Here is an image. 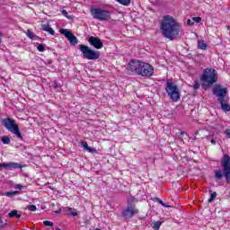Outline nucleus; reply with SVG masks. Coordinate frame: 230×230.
<instances>
[{
  "label": "nucleus",
  "instance_id": "nucleus-1",
  "mask_svg": "<svg viewBox=\"0 0 230 230\" xmlns=\"http://www.w3.org/2000/svg\"><path fill=\"white\" fill-rule=\"evenodd\" d=\"M160 28L164 37L169 40H173L181 33V25L171 15L164 16Z\"/></svg>",
  "mask_w": 230,
  "mask_h": 230
},
{
  "label": "nucleus",
  "instance_id": "nucleus-2",
  "mask_svg": "<svg viewBox=\"0 0 230 230\" xmlns=\"http://www.w3.org/2000/svg\"><path fill=\"white\" fill-rule=\"evenodd\" d=\"M130 71L140 76H154V66L148 63L133 59L128 64Z\"/></svg>",
  "mask_w": 230,
  "mask_h": 230
},
{
  "label": "nucleus",
  "instance_id": "nucleus-3",
  "mask_svg": "<svg viewBox=\"0 0 230 230\" xmlns=\"http://www.w3.org/2000/svg\"><path fill=\"white\" fill-rule=\"evenodd\" d=\"M221 167L223 171L215 170V179L216 181L222 180L225 177L227 184H230V157L227 155H224L221 159Z\"/></svg>",
  "mask_w": 230,
  "mask_h": 230
},
{
  "label": "nucleus",
  "instance_id": "nucleus-4",
  "mask_svg": "<svg viewBox=\"0 0 230 230\" xmlns=\"http://www.w3.org/2000/svg\"><path fill=\"white\" fill-rule=\"evenodd\" d=\"M218 81V73L214 68H206L201 75V82L208 86L217 84Z\"/></svg>",
  "mask_w": 230,
  "mask_h": 230
},
{
  "label": "nucleus",
  "instance_id": "nucleus-5",
  "mask_svg": "<svg viewBox=\"0 0 230 230\" xmlns=\"http://www.w3.org/2000/svg\"><path fill=\"white\" fill-rule=\"evenodd\" d=\"M90 13L92 17L97 21H109L111 15H112L111 11L96 7L92 8Z\"/></svg>",
  "mask_w": 230,
  "mask_h": 230
},
{
  "label": "nucleus",
  "instance_id": "nucleus-6",
  "mask_svg": "<svg viewBox=\"0 0 230 230\" xmlns=\"http://www.w3.org/2000/svg\"><path fill=\"white\" fill-rule=\"evenodd\" d=\"M4 127H5L9 132L14 134L19 139H22V134H21V130L19 129V125L15 123V120L11 118H6L2 120Z\"/></svg>",
  "mask_w": 230,
  "mask_h": 230
},
{
  "label": "nucleus",
  "instance_id": "nucleus-7",
  "mask_svg": "<svg viewBox=\"0 0 230 230\" xmlns=\"http://www.w3.org/2000/svg\"><path fill=\"white\" fill-rule=\"evenodd\" d=\"M79 49L86 60H98L100 58V51L91 49L85 45H79Z\"/></svg>",
  "mask_w": 230,
  "mask_h": 230
},
{
  "label": "nucleus",
  "instance_id": "nucleus-8",
  "mask_svg": "<svg viewBox=\"0 0 230 230\" xmlns=\"http://www.w3.org/2000/svg\"><path fill=\"white\" fill-rule=\"evenodd\" d=\"M165 91L172 102H177L178 100H181V93H179V88L177 87V84H175V83L172 81H167Z\"/></svg>",
  "mask_w": 230,
  "mask_h": 230
},
{
  "label": "nucleus",
  "instance_id": "nucleus-9",
  "mask_svg": "<svg viewBox=\"0 0 230 230\" xmlns=\"http://www.w3.org/2000/svg\"><path fill=\"white\" fill-rule=\"evenodd\" d=\"M227 94V88L223 87L220 84H217L213 88V95L217 97L219 103H222V101L225 100Z\"/></svg>",
  "mask_w": 230,
  "mask_h": 230
},
{
  "label": "nucleus",
  "instance_id": "nucleus-10",
  "mask_svg": "<svg viewBox=\"0 0 230 230\" xmlns=\"http://www.w3.org/2000/svg\"><path fill=\"white\" fill-rule=\"evenodd\" d=\"M59 32L61 33V35H64L66 39H67L71 46H76V44H78V39L76 38V36H75L67 29H60Z\"/></svg>",
  "mask_w": 230,
  "mask_h": 230
},
{
  "label": "nucleus",
  "instance_id": "nucleus-11",
  "mask_svg": "<svg viewBox=\"0 0 230 230\" xmlns=\"http://www.w3.org/2000/svg\"><path fill=\"white\" fill-rule=\"evenodd\" d=\"M88 42L89 44H91V46L95 48V49H102V48H103V42L102 41V40H100V38L91 36L88 39Z\"/></svg>",
  "mask_w": 230,
  "mask_h": 230
},
{
  "label": "nucleus",
  "instance_id": "nucleus-12",
  "mask_svg": "<svg viewBox=\"0 0 230 230\" xmlns=\"http://www.w3.org/2000/svg\"><path fill=\"white\" fill-rule=\"evenodd\" d=\"M134 215H137V209L133 206H128L122 211V216L124 218H132Z\"/></svg>",
  "mask_w": 230,
  "mask_h": 230
},
{
  "label": "nucleus",
  "instance_id": "nucleus-13",
  "mask_svg": "<svg viewBox=\"0 0 230 230\" xmlns=\"http://www.w3.org/2000/svg\"><path fill=\"white\" fill-rule=\"evenodd\" d=\"M0 168H9V170H19L22 168V165L15 162L2 163L0 164Z\"/></svg>",
  "mask_w": 230,
  "mask_h": 230
},
{
  "label": "nucleus",
  "instance_id": "nucleus-14",
  "mask_svg": "<svg viewBox=\"0 0 230 230\" xmlns=\"http://www.w3.org/2000/svg\"><path fill=\"white\" fill-rule=\"evenodd\" d=\"M64 215L71 216V217H78V212H76V209L66 207L62 209Z\"/></svg>",
  "mask_w": 230,
  "mask_h": 230
},
{
  "label": "nucleus",
  "instance_id": "nucleus-15",
  "mask_svg": "<svg viewBox=\"0 0 230 230\" xmlns=\"http://www.w3.org/2000/svg\"><path fill=\"white\" fill-rule=\"evenodd\" d=\"M221 105V109L225 111V112H229L230 111V105L224 102V100L222 101V102H219Z\"/></svg>",
  "mask_w": 230,
  "mask_h": 230
},
{
  "label": "nucleus",
  "instance_id": "nucleus-16",
  "mask_svg": "<svg viewBox=\"0 0 230 230\" xmlns=\"http://www.w3.org/2000/svg\"><path fill=\"white\" fill-rule=\"evenodd\" d=\"M198 48L199 49H208V45L206 44V42L204 40H199L198 41Z\"/></svg>",
  "mask_w": 230,
  "mask_h": 230
},
{
  "label": "nucleus",
  "instance_id": "nucleus-17",
  "mask_svg": "<svg viewBox=\"0 0 230 230\" xmlns=\"http://www.w3.org/2000/svg\"><path fill=\"white\" fill-rule=\"evenodd\" d=\"M161 226H163V222L161 221H155L152 224V227L155 230H159L161 228Z\"/></svg>",
  "mask_w": 230,
  "mask_h": 230
},
{
  "label": "nucleus",
  "instance_id": "nucleus-18",
  "mask_svg": "<svg viewBox=\"0 0 230 230\" xmlns=\"http://www.w3.org/2000/svg\"><path fill=\"white\" fill-rule=\"evenodd\" d=\"M16 218H20L21 217V214H18L17 213V210H12L10 213H9V218H13L15 217Z\"/></svg>",
  "mask_w": 230,
  "mask_h": 230
},
{
  "label": "nucleus",
  "instance_id": "nucleus-19",
  "mask_svg": "<svg viewBox=\"0 0 230 230\" xmlns=\"http://www.w3.org/2000/svg\"><path fill=\"white\" fill-rule=\"evenodd\" d=\"M5 197H14V195H19V190H14V191H8V192H4V194Z\"/></svg>",
  "mask_w": 230,
  "mask_h": 230
},
{
  "label": "nucleus",
  "instance_id": "nucleus-20",
  "mask_svg": "<svg viewBox=\"0 0 230 230\" xmlns=\"http://www.w3.org/2000/svg\"><path fill=\"white\" fill-rule=\"evenodd\" d=\"M2 143H3L4 145H10V137H8V136H4V137H2Z\"/></svg>",
  "mask_w": 230,
  "mask_h": 230
},
{
  "label": "nucleus",
  "instance_id": "nucleus-21",
  "mask_svg": "<svg viewBox=\"0 0 230 230\" xmlns=\"http://www.w3.org/2000/svg\"><path fill=\"white\" fill-rule=\"evenodd\" d=\"M81 145L83 148H84V150H88V152H93V149L91 148V146H89V145H87V142H81Z\"/></svg>",
  "mask_w": 230,
  "mask_h": 230
},
{
  "label": "nucleus",
  "instance_id": "nucleus-22",
  "mask_svg": "<svg viewBox=\"0 0 230 230\" xmlns=\"http://www.w3.org/2000/svg\"><path fill=\"white\" fill-rule=\"evenodd\" d=\"M117 3H119L120 4H123L124 6H128V4H130V0H116Z\"/></svg>",
  "mask_w": 230,
  "mask_h": 230
},
{
  "label": "nucleus",
  "instance_id": "nucleus-23",
  "mask_svg": "<svg viewBox=\"0 0 230 230\" xmlns=\"http://www.w3.org/2000/svg\"><path fill=\"white\" fill-rule=\"evenodd\" d=\"M61 13H62V15H64L65 17H66V19H68L69 21H72L73 16L68 15V14H67V11L63 10V11L61 12Z\"/></svg>",
  "mask_w": 230,
  "mask_h": 230
},
{
  "label": "nucleus",
  "instance_id": "nucleus-24",
  "mask_svg": "<svg viewBox=\"0 0 230 230\" xmlns=\"http://www.w3.org/2000/svg\"><path fill=\"white\" fill-rule=\"evenodd\" d=\"M37 49H38V51H40V53L46 51V48L44 47L43 44L38 45Z\"/></svg>",
  "mask_w": 230,
  "mask_h": 230
},
{
  "label": "nucleus",
  "instance_id": "nucleus-25",
  "mask_svg": "<svg viewBox=\"0 0 230 230\" xmlns=\"http://www.w3.org/2000/svg\"><path fill=\"white\" fill-rule=\"evenodd\" d=\"M26 35H27V37H29V39H33L35 37V33H33L30 30H27Z\"/></svg>",
  "mask_w": 230,
  "mask_h": 230
},
{
  "label": "nucleus",
  "instance_id": "nucleus-26",
  "mask_svg": "<svg viewBox=\"0 0 230 230\" xmlns=\"http://www.w3.org/2000/svg\"><path fill=\"white\" fill-rule=\"evenodd\" d=\"M217 199V192H212L210 198L208 199V202H213Z\"/></svg>",
  "mask_w": 230,
  "mask_h": 230
},
{
  "label": "nucleus",
  "instance_id": "nucleus-27",
  "mask_svg": "<svg viewBox=\"0 0 230 230\" xmlns=\"http://www.w3.org/2000/svg\"><path fill=\"white\" fill-rule=\"evenodd\" d=\"M8 224V221L6 219L0 218V227H4Z\"/></svg>",
  "mask_w": 230,
  "mask_h": 230
},
{
  "label": "nucleus",
  "instance_id": "nucleus-28",
  "mask_svg": "<svg viewBox=\"0 0 230 230\" xmlns=\"http://www.w3.org/2000/svg\"><path fill=\"white\" fill-rule=\"evenodd\" d=\"M43 225L46 227H53V222H51V221H43Z\"/></svg>",
  "mask_w": 230,
  "mask_h": 230
},
{
  "label": "nucleus",
  "instance_id": "nucleus-29",
  "mask_svg": "<svg viewBox=\"0 0 230 230\" xmlns=\"http://www.w3.org/2000/svg\"><path fill=\"white\" fill-rule=\"evenodd\" d=\"M14 190H22V188H24V186H22L21 183L15 184L13 186Z\"/></svg>",
  "mask_w": 230,
  "mask_h": 230
},
{
  "label": "nucleus",
  "instance_id": "nucleus-30",
  "mask_svg": "<svg viewBox=\"0 0 230 230\" xmlns=\"http://www.w3.org/2000/svg\"><path fill=\"white\" fill-rule=\"evenodd\" d=\"M29 211H37V206L31 205L28 207Z\"/></svg>",
  "mask_w": 230,
  "mask_h": 230
},
{
  "label": "nucleus",
  "instance_id": "nucleus-31",
  "mask_svg": "<svg viewBox=\"0 0 230 230\" xmlns=\"http://www.w3.org/2000/svg\"><path fill=\"white\" fill-rule=\"evenodd\" d=\"M192 21H194V22H200L202 21V18L200 16L193 17Z\"/></svg>",
  "mask_w": 230,
  "mask_h": 230
},
{
  "label": "nucleus",
  "instance_id": "nucleus-32",
  "mask_svg": "<svg viewBox=\"0 0 230 230\" xmlns=\"http://www.w3.org/2000/svg\"><path fill=\"white\" fill-rule=\"evenodd\" d=\"M158 202H159V204H161L164 208H170L169 205L164 203L163 200H161V199H158Z\"/></svg>",
  "mask_w": 230,
  "mask_h": 230
},
{
  "label": "nucleus",
  "instance_id": "nucleus-33",
  "mask_svg": "<svg viewBox=\"0 0 230 230\" xmlns=\"http://www.w3.org/2000/svg\"><path fill=\"white\" fill-rule=\"evenodd\" d=\"M49 25H42V30L44 31H48L49 30Z\"/></svg>",
  "mask_w": 230,
  "mask_h": 230
},
{
  "label": "nucleus",
  "instance_id": "nucleus-34",
  "mask_svg": "<svg viewBox=\"0 0 230 230\" xmlns=\"http://www.w3.org/2000/svg\"><path fill=\"white\" fill-rule=\"evenodd\" d=\"M49 33H50V35H55V31L53 30V28H49V31H47Z\"/></svg>",
  "mask_w": 230,
  "mask_h": 230
},
{
  "label": "nucleus",
  "instance_id": "nucleus-35",
  "mask_svg": "<svg viewBox=\"0 0 230 230\" xmlns=\"http://www.w3.org/2000/svg\"><path fill=\"white\" fill-rule=\"evenodd\" d=\"M193 87H194L195 91H197V89H199L200 87V84H199V83L195 82Z\"/></svg>",
  "mask_w": 230,
  "mask_h": 230
},
{
  "label": "nucleus",
  "instance_id": "nucleus-36",
  "mask_svg": "<svg viewBox=\"0 0 230 230\" xmlns=\"http://www.w3.org/2000/svg\"><path fill=\"white\" fill-rule=\"evenodd\" d=\"M188 26H193V22H191L190 19L187 20Z\"/></svg>",
  "mask_w": 230,
  "mask_h": 230
},
{
  "label": "nucleus",
  "instance_id": "nucleus-37",
  "mask_svg": "<svg viewBox=\"0 0 230 230\" xmlns=\"http://www.w3.org/2000/svg\"><path fill=\"white\" fill-rule=\"evenodd\" d=\"M225 134H226V136L229 137L230 139V129H226L225 130Z\"/></svg>",
  "mask_w": 230,
  "mask_h": 230
},
{
  "label": "nucleus",
  "instance_id": "nucleus-38",
  "mask_svg": "<svg viewBox=\"0 0 230 230\" xmlns=\"http://www.w3.org/2000/svg\"><path fill=\"white\" fill-rule=\"evenodd\" d=\"M3 37V32H1V31H0V44H1V42H3V40L1 39Z\"/></svg>",
  "mask_w": 230,
  "mask_h": 230
},
{
  "label": "nucleus",
  "instance_id": "nucleus-39",
  "mask_svg": "<svg viewBox=\"0 0 230 230\" xmlns=\"http://www.w3.org/2000/svg\"><path fill=\"white\" fill-rule=\"evenodd\" d=\"M211 144H212V145H217V141H216L215 139H212V140H211Z\"/></svg>",
  "mask_w": 230,
  "mask_h": 230
},
{
  "label": "nucleus",
  "instance_id": "nucleus-40",
  "mask_svg": "<svg viewBox=\"0 0 230 230\" xmlns=\"http://www.w3.org/2000/svg\"><path fill=\"white\" fill-rule=\"evenodd\" d=\"M181 136H184V132H181Z\"/></svg>",
  "mask_w": 230,
  "mask_h": 230
},
{
  "label": "nucleus",
  "instance_id": "nucleus-41",
  "mask_svg": "<svg viewBox=\"0 0 230 230\" xmlns=\"http://www.w3.org/2000/svg\"><path fill=\"white\" fill-rule=\"evenodd\" d=\"M56 213H60V210L56 211Z\"/></svg>",
  "mask_w": 230,
  "mask_h": 230
},
{
  "label": "nucleus",
  "instance_id": "nucleus-42",
  "mask_svg": "<svg viewBox=\"0 0 230 230\" xmlns=\"http://www.w3.org/2000/svg\"><path fill=\"white\" fill-rule=\"evenodd\" d=\"M95 230H102V229H100V228H96Z\"/></svg>",
  "mask_w": 230,
  "mask_h": 230
}]
</instances>
